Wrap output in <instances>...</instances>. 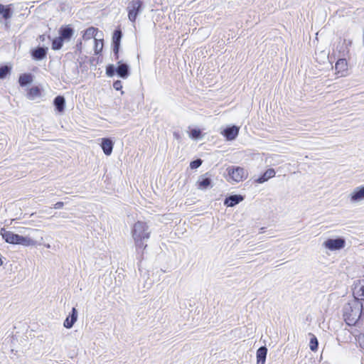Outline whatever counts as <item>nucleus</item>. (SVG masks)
Wrapping results in <instances>:
<instances>
[{
    "label": "nucleus",
    "instance_id": "7ed1b4c3",
    "mask_svg": "<svg viewBox=\"0 0 364 364\" xmlns=\"http://www.w3.org/2000/svg\"><path fill=\"white\" fill-rule=\"evenodd\" d=\"M0 234L6 242L12 245H21L24 247L34 246L36 242L28 236H22L13 232L1 229Z\"/></svg>",
    "mask_w": 364,
    "mask_h": 364
},
{
    "label": "nucleus",
    "instance_id": "4c0bfd02",
    "mask_svg": "<svg viewBox=\"0 0 364 364\" xmlns=\"http://www.w3.org/2000/svg\"><path fill=\"white\" fill-rule=\"evenodd\" d=\"M47 248H50V245L49 244L45 245Z\"/></svg>",
    "mask_w": 364,
    "mask_h": 364
},
{
    "label": "nucleus",
    "instance_id": "72a5a7b5",
    "mask_svg": "<svg viewBox=\"0 0 364 364\" xmlns=\"http://www.w3.org/2000/svg\"><path fill=\"white\" fill-rule=\"evenodd\" d=\"M64 205V203L63 202H61V201H59V202H57L56 203H55L53 205V208L55 209H60L63 207Z\"/></svg>",
    "mask_w": 364,
    "mask_h": 364
},
{
    "label": "nucleus",
    "instance_id": "f8f14e48",
    "mask_svg": "<svg viewBox=\"0 0 364 364\" xmlns=\"http://www.w3.org/2000/svg\"><path fill=\"white\" fill-rule=\"evenodd\" d=\"M351 203H358L364 200V186L356 187L350 194Z\"/></svg>",
    "mask_w": 364,
    "mask_h": 364
},
{
    "label": "nucleus",
    "instance_id": "4468645a",
    "mask_svg": "<svg viewBox=\"0 0 364 364\" xmlns=\"http://www.w3.org/2000/svg\"><path fill=\"white\" fill-rule=\"evenodd\" d=\"M244 200V196L240 194L230 195L224 200V205L227 207H234Z\"/></svg>",
    "mask_w": 364,
    "mask_h": 364
},
{
    "label": "nucleus",
    "instance_id": "423d86ee",
    "mask_svg": "<svg viewBox=\"0 0 364 364\" xmlns=\"http://www.w3.org/2000/svg\"><path fill=\"white\" fill-rule=\"evenodd\" d=\"M229 177L235 182H240L247 178L248 173L240 166H229L227 168Z\"/></svg>",
    "mask_w": 364,
    "mask_h": 364
},
{
    "label": "nucleus",
    "instance_id": "0eeeda50",
    "mask_svg": "<svg viewBox=\"0 0 364 364\" xmlns=\"http://www.w3.org/2000/svg\"><path fill=\"white\" fill-rule=\"evenodd\" d=\"M346 244V239L343 237L336 238H328L323 243V246L331 251L340 250L345 247Z\"/></svg>",
    "mask_w": 364,
    "mask_h": 364
},
{
    "label": "nucleus",
    "instance_id": "c756f323",
    "mask_svg": "<svg viewBox=\"0 0 364 364\" xmlns=\"http://www.w3.org/2000/svg\"><path fill=\"white\" fill-rule=\"evenodd\" d=\"M113 88L116 90H122V82L121 80H115L114 82H113Z\"/></svg>",
    "mask_w": 364,
    "mask_h": 364
},
{
    "label": "nucleus",
    "instance_id": "9b49d317",
    "mask_svg": "<svg viewBox=\"0 0 364 364\" xmlns=\"http://www.w3.org/2000/svg\"><path fill=\"white\" fill-rule=\"evenodd\" d=\"M48 50L47 47L38 46L31 50V55L34 60H42L46 57Z\"/></svg>",
    "mask_w": 364,
    "mask_h": 364
},
{
    "label": "nucleus",
    "instance_id": "c9c22d12",
    "mask_svg": "<svg viewBox=\"0 0 364 364\" xmlns=\"http://www.w3.org/2000/svg\"><path fill=\"white\" fill-rule=\"evenodd\" d=\"M173 136L175 139H178L180 138V134L178 132H173Z\"/></svg>",
    "mask_w": 364,
    "mask_h": 364
},
{
    "label": "nucleus",
    "instance_id": "a211bd4d",
    "mask_svg": "<svg viewBox=\"0 0 364 364\" xmlns=\"http://www.w3.org/2000/svg\"><path fill=\"white\" fill-rule=\"evenodd\" d=\"M276 174L274 168H268L262 174H261L255 180V183H263L267 181L269 179L273 178Z\"/></svg>",
    "mask_w": 364,
    "mask_h": 364
},
{
    "label": "nucleus",
    "instance_id": "2f4dec72",
    "mask_svg": "<svg viewBox=\"0 0 364 364\" xmlns=\"http://www.w3.org/2000/svg\"><path fill=\"white\" fill-rule=\"evenodd\" d=\"M29 93L32 95H38L40 93L39 89L38 87H32L30 90Z\"/></svg>",
    "mask_w": 364,
    "mask_h": 364
},
{
    "label": "nucleus",
    "instance_id": "7c9ffc66",
    "mask_svg": "<svg viewBox=\"0 0 364 364\" xmlns=\"http://www.w3.org/2000/svg\"><path fill=\"white\" fill-rule=\"evenodd\" d=\"M112 49H113V55H114V58L115 60H119V50H120V47H112Z\"/></svg>",
    "mask_w": 364,
    "mask_h": 364
},
{
    "label": "nucleus",
    "instance_id": "b1692460",
    "mask_svg": "<svg viewBox=\"0 0 364 364\" xmlns=\"http://www.w3.org/2000/svg\"><path fill=\"white\" fill-rule=\"evenodd\" d=\"M348 64L347 60L341 58L337 60L335 65V69L338 72H343L347 70Z\"/></svg>",
    "mask_w": 364,
    "mask_h": 364
},
{
    "label": "nucleus",
    "instance_id": "393cba45",
    "mask_svg": "<svg viewBox=\"0 0 364 364\" xmlns=\"http://www.w3.org/2000/svg\"><path fill=\"white\" fill-rule=\"evenodd\" d=\"M11 66L9 65H0V79L3 80L11 74Z\"/></svg>",
    "mask_w": 364,
    "mask_h": 364
},
{
    "label": "nucleus",
    "instance_id": "58836bf2",
    "mask_svg": "<svg viewBox=\"0 0 364 364\" xmlns=\"http://www.w3.org/2000/svg\"><path fill=\"white\" fill-rule=\"evenodd\" d=\"M363 347L364 348V343H363Z\"/></svg>",
    "mask_w": 364,
    "mask_h": 364
},
{
    "label": "nucleus",
    "instance_id": "f3484780",
    "mask_svg": "<svg viewBox=\"0 0 364 364\" xmlns=\"http://www.w3.org/2000/svg\"><path fill=\"white\" fill-rule=\"evenodd\" d=\"M14 5L12 4L4 5L0 4V15L5 19V21L10 19L14 13Z\"/></svg>",
    "mask_w": 364,
    "mask_h": 364
},
{
    "label": "nucleus",
    "instance_id": "bb28decb",
    "mask_svg": "<svg viewBox=\"0 0 364 364\" xmlns=\"http://www.w3.org/2000/svg\"><path fill=\"white\" fill-rule=\"evenodd\" d=\"M203 136V132L200 129L194 128L189 132V137L194 140L201 139Z\"/></svg>",
    "mask_w": 364,
    "mask_h": 364
},
{
    "label": "nucleus",
    "instance_id": "aec40b11",
    "mask_svg": "<svg viewBox=\"0 0 364 364\" xmlns=\"http://www.w3.org/2000/svg\"><path fill=\"white\" fill-rule=\"evenodd\" d=\"M123 34L119 27L114 29L112 37V47H121V40Z\"/></svg>",
    "mask_w": 364,
    "mask_h": 364
},
{
    "label": "nucleus",
    "instance_id": "f704fd0d",
    "mask_svg": "<svg viewBox=\"0 0 364 364\" xmlns=\"http://www.w3.org/2000/svg\"><path fill=\"white\" fill-rule=\"evenodd\" d=\"M46 35H45V34L40 35V36H39V37H38L39 40H40L41 42L45 41H46Z\"/></svg>",
    "mask_w": 364,
    "mask_h": 364
},
{
    "label": "nucleus",
    "instance_id": "5701e85b",
    "mask_svg": "<svg viewBox=\"0 0 364 364\" xmlns=\"http://www.w3.org/2000/svg\"><path fill=\"white\" fill-rule=\"evenodd\" d=\"M33 82V75L31 73H23L19 76L18 83L20 86L25 87Z\"/></svg>",
    "mask_w": 364,
    "mask_h": 364
},
{
    "label": "nucleus",
    "instance_id": "9d476101",
    "mask_svg": "<svg viewBox=\"0 0 364 364\" xmlns=\"http://www.w3.org/2000/svg\"><path fill=\"white\" fill-rule=\"evenodd\" d=\"M59 36H60L64 41H70L75 33V30L70 24L62 26L58 31Z\"/></svg>",
    "mask_w": 364,
    "mask_h": 364
},
{
    "label": "nucleus",
    "instance_id": "f257e3e1",
    "mask_svg": "<svg viewBox=\"0 0 364 364\" xmlns=\"http://www.w3.org/2000/svg\"><path fill=\"white\" fill-rule=\"evenodd\" d=\"M363 304L359 299H353L343 307V317L348 326H355L363 314Z\"/></svg>",
    "mask_w": 364,
    "mask_h": 364
},
{
    "label": "nucleus",
    "instance_id": "1a4fd4ad",
    "mask_svg": "<svg viewBox=\"0 0 364 364\" xmlns=\"http://www.w3.org/2000/svg\"><path fill=\"white\" fill-rule=\"evenodd\" d=\"M198 188L200 190H206L213 187L212 175L207 172L201 175L197 181Z\"/></svg>",
    "mask_w": 364,
    "mask_h": 364
},
{
    "label": "nucleus",
    "instance_id": "e433bc0d",
    "mask_svg": "<svg viewBox=\"0 0 364 364\" xmlns=\"http://www.w3.org/2000/svg\"><path fill=\"white\" fill-rule=\"evenodd\" d=\"M9 27H10L9 23L6 20V22H5V28L7 30V29L9 28Z\"/></svg>",
    "mask_w": 364,
    "mask_h": 364
},
{
    "label": "nucleus",
    "instance_id": "39448f33",
    "mask_svg": "<svg viewBox=\"0 0 364 364\" xmlns=\"http://www.w3.org/2000/svg\"><path fill=\"white\" fill-rule=\"evenodd\" d=\"M128 11V18L132 23L136 21L137 16L143 11V2L141 0L131 1L127 8Z\"/></svg>",
    "mask_w": 364,
    "mask_h": 364
},
{
    "label": "nucleus",
    "instance_id": "dca6fc26",
    "mask_svg": "<svg viewBox=\"0 0 364 364\" xmlns=\"http://www.w3.org/2000/svg\"><path fill=\"white\" fill-rule=\"evenodd\" d=\"M100 146L106 156H109L113 150L114 142L111 138H102Z\"/></svg>",
    "mask_w": 364,
    "mask_h": 364
},
{
    "label": "nucleus",
    "instance_id": "20e7f679",
    "mask_svg": "<svg viewBox=\"0 0 364 364\" xmlns=\"http://www.w3.org/2000/svg\"><path fill=\"white\" fill-rule=\"evenodd\" d=\"M106 75L108 77L117 75L122 79H127L131 75L130 66L123 60H118L117 66L114 64H108L106 66Z\"/></svg>",
    "mask_w": 364,
    "mask_h": 364
},
{
    "label": "nucleus",
    "instance_id": "6ab92c4d",
    "mask_svg": "<svg viewBox=\"0 0 364 364\" xmlns=\"http://www.w3.org/2000/svg\"><path fill=\"white\" fill-rule=\"evenodd\" d=\"M53 105L55 111L63 113L65 108V99L63 95H58L53 100Z\"/></svg>",
    "mask_w": 364,
    "mask_h": 364
},
{
    "label": "nucleus",
    "instance_id": "cd10ccee",
    "mask_svg": "<svg viewBox=\"0 0 364 364\" xmlns=\"http://www.w3.org/2000/svg\"><path fill=\"white\" fill-rule=\"evenodd\" d=\"M311 337L310 338V342H309V348L311 349V350L312 351H316L318 350V341L317 339V338L316 337V336H314V334H311L310 333Z\"/></svg>",
    "mask_w": 364,
    "mask_h": 364
},
{
    "label": "nucleus",
    "instance_id": "a878e982",
    "mask_svg": "<svg viewBox=\"0 0 364 364\" xmlns=\"http://www.w3.org/2000/svg\"><path fill=\"white\" fill-rule=\"evenodd\" d=\"M64 40L60 37H55L52 40V49L54 50H58L62 48L63 46Z\"/></svg>",
    "mask_w": 364,
    "mask_h": 364
},
{
    "label": "nucleus",
    "instance_id": "412c9836",
    "mask_svg": "<svg viewBox=\"0 0 364 364\" xmlns=\"http://www.w3.org/2000/svg\"><path fill=\"white\" fill-rule=\"evenodd\" d=\"M267 351V348L265 346L257 349L256 353L257 364H265Z\"/></svg>",
    "mask_w": 364,
    "mask_h": 364
},
{
    "label": "nucleus",
    "instance_id": "4be33fe9",
    "mask_svg": "<svg viewBox=\"0 0 364 364\" xmlns=\"http://www.w3.org/2000/svg\"><path fill=\"white\" fill-rule=\"evenodd\" d=\"M97 28H95V27H89L87 28L86 30L84 31L83 32V35H82V38L84 41H88L91 38H95V46L97 47V43H96V38H95V36L97 33Z\"/></svg>",
    "mask_w": 364,
    "mask_h": 364
},
{
    "label": "nucleus",
    "instance_id": "f03ea898",
    "mask_svg": "<svg viewBox=\"0 0 364 364\" xmlns=\"http://www.w3.org/2000/svg\"><path fill=\"white\" fill-rule=\"evenodd\" d=\"M150 230L145 222L137 221L134 223L132 230V237L137 249H145L147 246L144 244L150 237Z\"/></svg>",
    "mask_w": 364,
    "mask_h": 364
},
{
    "label": "nucleus",
    "instance_id": "6e6552de",
    "mask_svg": "<svg viewBox=\"0 0 364 364\" xmlns=\"http://www.w3.org/2000/svg\"><path fill=\"white\" fill-rule=\"evenodd\" d=\"M240 131V127L236 125L227 126L222 132L221 134L228 141H232L237 138Z\"/></svg>",
    "mask_w": 364,
    "mask_h": 364
},
{
    "label": "nucleus",
    "instance_id": "ddd939ff",
    "mask_svg": "<svg viewBox=\"0 0 364 364\" xmlns=\"http://www.w3.org/2000/svg\"><path fill=\"white\" fill-rule=\"evenodd\" d=\"M353 294L354 299H359L360 301L364 300V279L358 280L354 284Z\"/></svg>",
    "mask_w": 364,
    "mask_h": 364
},
{
    "label": "nucleus",
    "instance_id": "473e14b6",
    "mask_svg": "<svg viewBox=\"0 0 364 364\" xmlns=\"http://www.w3.org/2000/svg\"><path fill=\"white\" fill-rule=\"evenodd\" d=\"M82 41L81 40H79L77 43H76V46H75V49L77 51H78L79 53H81L82 51Z\"/></svg>",
    "mask_w": 364,
    "mask_h": 364
},
{
    "label": "nucleus",
    "instance_id": "c85d7f7f",
    "mask_svg": "<svg viewBox=\"0 0 364 364\" xmlns=\"http://www.w3.org/2000/svg\"><path fill=\"white\" fill-rule=\"evenodd\" d=\"M202 163L203 161L200 159L193 160L190 163V168L191 169H196L201 166Z\"/></svg>",
    "mask_w": 364,
    "mask_h": 364
},
{
    "label": "nucleus",
    "instance_id": "2eb2a0df",
    "mask_svg": "<svg viewBox=\"0 0 364 364\" xmlns=\"http://www.w3.org/2000/svg\"><path fill=\"white\" fill-rule=\"evenodd\" d=\"M77 310L75 307H73L71 310V312L69 314V315L67 316L65 320L64 321L63 326L65 328L70 329L71 328L75 323L77 320Z\"/></svg>",
    "mask_w": 364,
    "mask_h": 364
}]
</instances>
